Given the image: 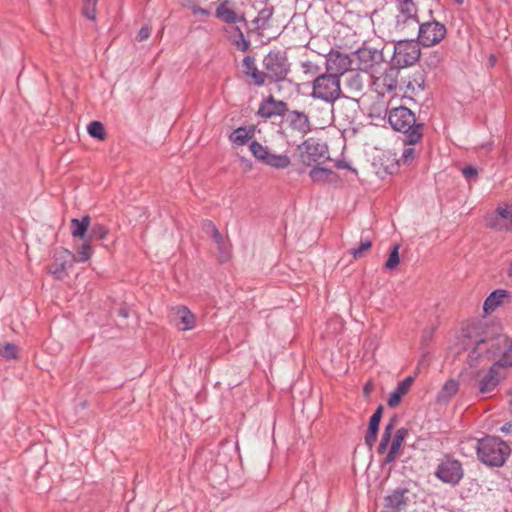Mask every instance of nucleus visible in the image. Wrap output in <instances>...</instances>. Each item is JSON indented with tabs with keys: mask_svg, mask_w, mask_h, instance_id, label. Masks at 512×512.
Listing matches in <instances>:
<instances>
[{
	"mask_svg": "<svg viewBox=\"0 0 512 512\" xmlns=\"http://www.w3.org/2000/svg\"><path fill=\"white\" fill-rule=\"evenodd\" d=\"M417 39L399 40L394 45L391 62L401 68L414 65L420 60L421 50Z\"/></svg>",
	"mask_w": 512,
	"mask_h": 512,
	"instance_id": "6e6552de",
	"label": "nucleus"
},
{
	"mask_svg": "<svg viewBox=\"0 0 512 512\" xmlns=\"http://www.w3.org/2000/svg\"><path fill=\"white\" fill-rule=\"evenodd\" d=\"M89 135L98 140H104L106 138V131L104 125L100 121H92L87 127Z\"/></svg>",
	"mask_w": 512,
	"mask_h": 512,
	"instance_id": "f704fd0d",
	"label": "nucleus"
},
{
	"mask_svg": "<svg viewBox=\"0 0 512 512\" xmlns=\"http://www.w3.org/2000/svg\"><path fill=\"white\" fill-rule=\"evenodd\" d=\"M233 45L242 52H246L250 49L251 43L248 39H246L244 34H241V37L235 38L232 41Z\"/></svg>",
	"mask_w": 512,
	"mask_h": 512,
	"instance_id": "09e8293b",
	"label": "nucleus"
},
{
	"mask_svg": "<svg viewBox=\"0 0 512 512\" xmlns=\"http://www.w3.org/2000/svg\"><path fill=\"white\" fill-rule=\"evenodd\" d=\"M446 26L436 20L419 23L417 40L423 47L440 43L446 36Z\"/></svg>",
	"mask_w": 512,
	"mask_h": 512,
	"instance_id": "1a4fd4ad",
	"label": "nucleus"
},
{
	"mask_svg": "<svg viewBox=\"0 0 512 512\" xmlns=\"http://www.w3.org/2000/svg\"><path fill=\"white\" fill-rule=\"evenodd\" d=\"M373 166L379 177L384 178L387 175H393L398 172L400 160L396 154L391 151H384L374 158Z\"/></svg>",
	"mask_w": 512,
	"mask_h": 512,
	"instance_id": "4468645a",
	"label": "nucleus"
},
{
	"mask_svg": "<svg viewBox=\"0 0 512 512\" xmlns=\"http://www.w3.org/2000/svg\"><path fill=\"white\" fill-rule=\"evenodd\" d=\"M426 74L424 70H417L407 79H402L401 82L405 85L407 90L415 92L416 89L424 90Z\"/></svg>",
	"mask_w": 512,
	"mask_h": 512,
	"instance_id": "c85d7f7f",
	"label": "nucleus"
},
{
	"mask_svg": "<svg viewBox=\"0 0 512 512\" xmlns=\"http://www.w3.org/2000/svg\"><path fill=\"white\" fill-rule=\"evenodd\" d=\"M291 163L289 156L286 154H274L269 151V153L265 156V159L261 164L276 168V169H285Z\"/></svg>",
	"mask_w": 512,
	"mask_h": 512,
	"instance_id": "c756f323",
	"label": "nucleus"
},
{
	"mask_svg": "<svg viewBox=\"0 0 512 512\" xmlns=\"http://www.w3.org/2000/svg\"><path fill=\"white\" fill-rule=\"evenodd\" d=\"M398 453L399 452L397 450H393V448L390 447L389 451L386 454V457L384 459V463L389 464V463H392L393 461H395Z\"/></svg>",
	"mask_w": 512,
	"mask_h": 512,
	"instance_id": "6e6d98bb",
	"label": "nucleus"
},
{
	"mask_svg": "<svg viewBox=\"0 0 512 512\" xmlns=\"http://www.w3.org/2000/svg\"><path fill=\"white\" fill-rule=\"evenodd\" d=\"M255 134V126L251 125L249 127L247 126H240L236 128L229 136L230 141L237 145V146H243L248 143L250 139L254 137Z\"/></svg>",
	"mask_w": 512,
	"mask_h": 512,
	"instance_id": "b1692460",
	"label": "nucleus"
},
{
	"mask_svg": "<svg viewBox=\"0 0 512 512\" xmlns=\"http://www.w3.org/2000/svg\"><path fill=\"white\" fill-rule=\"evenodd\" d=\"M90 243L86 238L83 240L82 244L76 249V254L72 253V262L84 263L91 258L93 249Z\"/></svg>",
	"mask_w": 512,
	"mask_h": 512,
	"instance_id": "7c9ffc66",
	"label": "nucleus"
},
{
	"mask_svg": "<svg viewBox=\"0 0 512 512\" xmlns=\"http://www.w3.org/2000/svg\"><path fill=\"white\" fill-rule=\"evenodd\" d=\"M408 433L409 430L407 428H399L391 441L390 447L393 448V450H397L399 452Z\"/></svg>",
	"mask_w": 512,
	"mask_h": 512,
	"instance_id": "a19ab883",
	"label": "nucleus"
},
{
	"mask_svg": "<svg viewBox=\"0 0 512 512\" xmlns=\"http://www.w3.org/2000/svg\"><path fill=\"white\" fill-rule=\"evenodd\" d=\"M475 450L478 460L489 467H502L511 453L505 441L491 435L478 439Z\"/></svg>",
	"mask_w": 512,
	"mask_h": 512,
	"instance_id": "7ed1b4c3",
	"label": "nucleus"
},
{
	"mask_svg": "<svg viewBox=\"0 0 512 512\" xmlns=\"http://www.w3.org/2000/svg\"><path fill=\"white\" fill-rule=\"evenodd\" d=\"M274 13L273 6H266L258 11L257 16L251 21L252 28H247V33L250 34L256 31L259 35L271 27L270 20Z\"/></svg>",
	"mask_w": 512,
	"mask_h": 512,
	"instance_id": "412c9836",
	"label": "nucleus"
},
{
	"mask_svg": "<svg viewBox=\"0 0 512 512\" xmlns=\"http://www.w3.org/2000/svg\"><path fill=\"white\" fill-rule=\"evenodd\" d=\"M462 173L467 180H471L478 175V170L472 165H467L462 169Z\"/></svg>",
	"mask_w": 512,
	"mask_h": 512,
	"instance_id": "603ef678",
	"label": "nucleus"
},
{
	"mask_svg": "<svg viewBox=\"0 0 512 512\" xmlns=\"http://www.w3.org/2000/svg\"><path fill=\"white\" fill-rule=\"evenodd\" d=\"M299 161L307 166L322 165L330 160L329 149L326 143L320 142L315 138L304 140L297 147Z\"/></svg>",
	"mask_w": 512,
	"mask_h": 512,
	"instance_id": "423d86ee",
	"label": "nucleus"
},
{
	"mask_svg": "<svg viewBox=\"0 0 512 512\" xmlns=\"http://www.w3.org/2000/svg\"><path fill=\"white\" fill-rule=\"evenodd\" d=\"M18 347L13 343L0 345V356L6 360L17 358Z\"/></svg>",
	"mask_w": 512,
	"mask_h": 512,
	"instance_id": "ea45409f",
	"label": "nucleus"
},
{
	"mask_svg": "<svg viewBox=\"0 0 512 512\" xmlns=\"http://www.w3.org/2000/svg\"><path fill=\"white\" fill-rule=\"evenodd\" d=\"M229 0H223L216 8L215 17L227 24H242L248 27V21L244 14H238L234 9L229 7Z\"/></svg>",
	"mask_w": 512,
	"mask_h": 512,
	"instance_id": "dca6fc26",
	"label": "nucleus"
},
{
	"mask_svg": "<svg viewBox=\"0 0 512 512\" xmlns=\"http://www.w3.org/2000/svg\"><path fill=\"white\" fill-rule=\"evenodd\" d=\"M378 432H379L378 430H375L372 428L367 429V432L364 437V442H365L366 446L369 448V450H371L373 448V446L377 440Z\"/></svg>",
	"mask_w": 512,
	"mask_h": 512,
	"instance_id": "8fccbe9b",
	"label": "nucleus"
},
{
	"mask_svg": "<svg viewBox=\"0 0 512 512\" xmlns=\"http://www.w3.org/2000/svg\"><path fill=\"white\" fill-rule=\"evenodd\" d=\"M401 67H398L391 62V66L388 67L381 76L383 87L388 91L392 92L396 90L398 86V77Z\"/></svg>",
	"mask_w": 512,
	"mask_h": 512,
	"instance_id": "a878e982",
	"label": "nucleus"
},
{
	"mask_svg": "<svg viewBox=\"0 0 512 512\" xmlns=\"http://www.w3.org/2000/svg\"><path fill=\"white\" fill-rule=\"evenodd\" d=\"M332 113L344 122L352 124L358 113L359 101L355 98L340 95L336 102L332 103Z\"/></svg>",
	"mask_w": 512,
	"mask_h": 512,
	"instance_id": "9b49d317",
	"label": "nucleus"
},
{
	"mask_svg": "<svg viewBox=\"0 0 512 512\" xmlns=\"http://www.w3.org/2000/svg\"><path fill=\"white\" fill-rule=\"evenodd\" d=\"M373 246V243L370 239L365 238L361 239L359 242V245L357 247L351 248L349 253L352 255V257L357 260L360 259L365 252L370 250Z\"/></svg>",
	"mask_w": 512,
	"mask_h": 512,
	"instance_id": "e433bc0d",
	"label": "nucleus"
},
{
	"mask_svg": "<svg viewBox=\"0 0 512 512\" xmlns=\"http://www.w3.org/2000/svg\"><path fill=\"white\" fill-rule=\"evenodd\" d=\"M150 34H151V28L149 26H143L139 30V32L136 36V40L139 42L145 41L150 37Z\"/></svg>",
	"mask_w": 512,
	"mask_h": 512,
	"instance_id": "5fc2aeb1",
	"label": "nucleus"
},
{
	"mask_svg": "<svg viewBox=\"0 0 512 512\" xmlns=\"http://www.w3.org/2000/svg\"><path fill=\"white\" fill-rule=\"evenodd\" d=\"M97 3L98 0H83L82 14L90 20H95Z\"/></svg>",
	"mask_w": 512,
	"mask_h": 512,
	"instance_id": "79ce46f5",
	"label": "nucleus"
},
{
	"mask_svg": "<svg viewBox=\"0 0 512 512\" xmlns=\"http://www.w3.org/2000/svg\"><path fill=\"white\" fill-rule=\"evenodd\" d=\"M408 147H406L403 152H402V155H401V158L399 159L400 162H402L404 165H407L409 166L410 164H412V162L416 159V157L418 156V152L416 151V149L413 147V145H407Z\"/></svg>",
	"mask_w": 512,
	"mask_h": 512,
	"instance_id": "37998d69",
	"label": "nucleus"
},
{
	"mask_svg": "<svg viewBox=\"0 0 512 512\" xmlns=\"http://www.w3.org/2000/svg\"><path fill=\"white\" fill-rule=\"evenodd\" d=\"M397 421H398V417H397V415H393V416L390 418V420H389V422H388V423H392V424H393V428H394V427H395V424H396V422H397Z\"/></svg>",
	"mask_w": 512,
	"mask_h": 512,
	"instance_id": "774afa93",
	"label": "nucleus"
},
{
	"mask_svg": "<svg viewBox=\"0 0 512 512\" xmlns=\"http://www.w3.org/2000/svg\"><path fill=\"white\" fill-rule=\"evenodd\" d=\"M414 380H415L414 376H407L406 378H404L402 381H400L398 383V385L395 389L397 391H399L400 393H402L403 395H405L409 391Z\"/></svg>",
	"mask_w": 512,
	"mask_h": 512,
	"instance_id": "de8ad7c7",
	"label": "nucleus"
},
{
	"mask_svg": "<svg viewBox=\"0 0 512 512\" xmlns=\"http://www.w3.org/2000/svg\"><path fill=\"white\" fill-rule=\"evenodd\" d=\"M510 297V293L505 289H496L492 291L483 303V311L485 314L493 312L498 308L505 298Z\"/></svg>",
	"mask_w": 512,
	"mask_h": 512,
	"instance_id": "5701e85b",
	"label": "nucleus"
},
{
	"mask_svg": "<svg viewBox=\"0 0 512 512\" xmlns=\"http://www.w3.org/2000/svg\"><path fill=\"white\" fill-rule=\"evenodd\" d=\"M340 78L331 73L318 75L312 82L311 97L327 103H334L340 98Z\"/></svg>",
	"mask_w": 512,
	"mask_h": 512,
	"instance_id": "0eeeda50",
	"label": "nucleus"
},
{
	"mask_svg": "<svg viewBox=\"0 0 512 512\" xmlns=\"http://www.w3.org/2000/svg\"><path fill=\"white\" fill-rule=\"evenodd\" d=\"M118 315L123 317V318H128L129 317V311L128 309L124 308V307H121L118 309Z\"/></svg>",
	"mask_w": 512,
	"mask_h": 512,
	"instance_id": "e2e57ef3",
	"label": "nucleus"
},
{
	"mask_svg": "<svg viewBox=\"0 0 512 512\" xmlns=\"http://www.w3.org/2000/svg\"><path fill=\"white\" fill-rule=\"evenodd\" d=\"M214 243L217 246L218 254H219V260L220 262H225L229 259L230 253L229 250L225 244L224 238L221 233L218 234V237H212L211 238Z\"/></svg>",
	"mask_w": 512,
	"mask_h": 512,
	"instance_id": "58836bf2",
	"label": "nucleus"
},
{
	"mask_svg": "<svg viewBox=\"0 0 512 512\" xmlns=\"http://www.w3.org/2000/svg\"><path fill=\"white\" fill-rule=\"evenodd\" d=\"M501 365H503L502 362H494L483 375H481L480 372L477 373L479 393H492L499 386L506 376L505 373L502 372V369L507 368Z\"/></svg>",
	"mask_w": 512,
	"mask_h": 512,
	"instance_id": "9d476101",
	"label": "nucleus"
},
{
	"mask_svg": "<svg viewBox=\"0 0 512 512\" xmlns=\"http://www.w3.org/2000/svg\"><path fill=\"white\" fill-rule=\"evenodd\" d=\"M264 74L267 75L269 82L280 83L287 80L291 71V64L285 52L281 50H271L262 60Z\"/></svg>",
	"mask_w": 512,
	"mask_h": 512,
	"instance_id": "39448f33",
	"label": "nucleus"
},
{
	"mask_svg": "<svg viewBox=\"0 0 512 512\" xmlns=\"http://www.w3.org/2000/svg\"><path fill=\"white\" fill-rule=\"evenodd\" d=\"M301 67L303 69L304 74L309 75L311 77L315 78L322 74L321 73V67L311 61H305L301 63Z\"/></svg>",
	"mask_w": 512,
	"mask_h": 512,
	"instance_id": "c03bdc74",
	"label": "nucleus"
},
{
	"mask_svg": "<svg viewBox=\"0 0 512 512\" xmlns=\"http://www.w3.org/2000/svg\"><path fill=\"white\" fill-rule=\"evenodd\" d=\"M108 233L109 230L106 226L100 223H95L89 227L86 239H88L90 242L100 241L105 239Z\"/></svg>",
	"mask_w": 512,
	"mask_h": 512,
	"instance_id": "473e14b6",
	"label": "nucleus"
},
{
	"mask_svg": "<svg viewBox=\"0 0 512 512\" xmlns=\"http://www.w3.org/2000/svg\"><path fill=\"white\" fill-rule=\"evenodd\" d=\"M202 230L205 232L210 238L218 237L220 233L216 225L211 220H204L202 222Z\"/></svg>",
	"mask_w": 512,
	"mask_h": 512,
	"instance_id": "49530a36",
	"label": "nucleus"
},
{
	"mask_svg": "<svg viewBox=\"0 0 512 512\" xmlns=\"http://www.w3.org/2000/svg\"><path fill=\"white\" fill-rule=\"evenodd\" d=\"M354 62L356 63V70L369 72V70L383 60L381 51L371 48L362 47L352 53Z\"/></svg>",
	"mask_w": 512,
	"mask_h": 512,
	"instance_id": "ddd939ff",
	"label": "nucleus"
},
{
	"mask_svg": "<svg viewBox=\"0 0 512 512\" xmlns=\"http://www.w3.org/2000/svg\"><path fill=\"white\" fill-rule=\"evenodd\" d=\"M233 30L236 33L237 38L241 37V34H244L242 28L238 24H235Z\"/></svg>",
	"mask_w": 512,
	"mask_h": 512,
	"instance_id": "0e129e2a",
	"label": "nucleus"
},
{
	"mask_svg": "<svg viewBox=\"0 0 512 512\" xmlns=\"http://www.w3.org/2000/svg\"><path fill=\"white\" fill-rule=\"evenodd\" d=\"M392 433H393V424L392 423H387L385 425L384 431H383L382 436H381L380 443H379L378 448H377L378 454L385 453V451L387 450V447H388L390 441H392L391 440Z\"/></svg>",
	"mask_w": 512,
	"mask_h": 512,
	"instance_id": "72a5a7b5",
	"label": "nucleus"
},
{
	"mask_svg": "<svg viewBox=\"0 0 512 512\" xmlns=\"http://www.w3.org/2000/svg\"><path fill=\"white\" fill-rule=\"evenodd\" d=\"M399 15L396 17L398 28H404L407 22L419 24L417 7L412 0H402L399 3Z\"/></svg>",
	"mask_w": 512,
	"mask_h": 512,
	"instance_id": "aec40b11",
	"label": "nucleus"
},
{
	"mask_svg": "<svg viewBox=\"0 0 512 512\" xmlns=\"http://www.w3.org/2000/svg\"><path fill=\"white\" fill-rule=\"evenodd\" d=\"M249 150L251 151L254 158L260 163L263 162L265 156L269 153L268 147L263 146L256 140L250 143Z\"/></svg>",
	"mask_w": 512,
	"mask_h": 512,
	"instance_id": "c9c22d12",
	"label": "nucleus"
},
{
	"mask_svg": "<svg viewBox=\"0 0 512 512\" xmlns=\"http://www.w3.org/2000/svg\"><path fill=\"white\" fill-rule=\"evenodd\" d=\"M380 422H381L380 418L371 415V417L369 419V423H368V428H370V429L372 428V429L379 431Z\"/></svg>",
	"mask_w": 512,
	"mask_h": 512,
	"instance_id": "4d7b16f0",
	"label": "nucleus"
},
{
	"mask_svg": "<svg viewBox=\"0 0 512 512\" xmlns=\"http://www.w3.org/2000/svg\"><path fill=\"white\" fill-rule=\"evenodd\" d=\"M392 129L403 134L404 145L419 143L424 135V123L417 122L415 114L405 106L392 108L388 113Z\"/></svg>",
	"mask_w": 512,
	"mask_h": 512,
	"instance_id": "f03ea898",
	"label": "nucleus"
},
{
	"mask_svg": "<svg viewBox=\"0 0 512 512\" xmlns=\"http://www.w3.org/2000/svg\"><path fill=\"white\" fill-rule=\"evenodd\" d=\"M325 58L326 72L336 75L338 78L348 70L352 69V64L354 63L352 56L333 49L330 50Z\"/></svg>",
	"mask_w": 512,
	"mask_h": 512,
	"instance_id": "f8f14e48",
	"label": "nucleus"
},
{
	"mask_svg": "<svg viewBox=\"0 0 512 512\" xmlns=\"http://www.w3.org/2000/svg\"><path fill=\"white\" fill-rule=\"evenodd\" d=\"M465 472L462 462L451 453H445L438 460L434 476L443 484L456 487L464 478Z\"/></svg>",
	"mask_w": 512,
	"mask_h": 512,
	"instance_id": "20e7f679",
	"label": "nucleus"
},
{
	"mask_svg": "<svg viewBox=\"0 0 512 512\" xmlns=\"http://www.w3.org/2000/svg\"><path fill=\"white\" fill-rule=\"evenodd\" d=\"M243 74L249 77L250 84L261 87L267 80V75L264 71H260L256 65V59L253 56L247 55L242 60Z\"/></svg>",
	"mask_w": 512,
	"mask_h": 512,
	"instance_id": "f3484780",
	"label": "nucleus"
},
{
	"mask_svg": "<svg viewBox=\"0 0 512 512\" xmlns=\"http://www.w3.org/2000/svg\"><path fill=\"white\" fill-rule=\"evenodd\" d=\"M335 166L338 169H350L349 164L347 162L343 161V160L337 161Z\"/></svg>",
	"mask_w": 512,
	"mask_h": 512,
	"instance_id": "052dcab7",
	"label": "nucleus"
},
{
	"mask_svg": "<svg viewBox=\"0 0 512 512\" xmlns=\"http://www.w3.org/2000/svg\"><path fill=\"white\" fill-rule=\"evenodd\" d=\"M309 177L314 183H331L337 178V174L330 168L316 165L310 170Z\"/></svg>",
	"mask_w": 512,
	"mask_h": 512,
	"instance_id": "393cba45",
	"label": "nucleus"
},
{
	"mask_svg": "<svg viewBox=\"0 0 512 512\" xmlns=\"http://www.w3.org/2000/svg\"><path fill=\"white\" fill-rule=\"evenodd\" d=\"M432 331H425L422 338H423V341L427 342L429 341L431 338H432Z\"/></svg>",
	"mask_w": 512,
	"mask_h": 512,
	"instance_id": "69168bd1",
	"label": "nucleus"
},
{
	"mask_svg": "<svg viewBox=\"0 0 512 512\" xmlns=\"http://www.w3.org/2000/svg\"><path fill=\"white\" fill-rule=\"evenodd\" d=\"M409 490L407 488H397L392 491L391 494L384 498V507L392 510H401L407 506L408 498L407 494Z\"/></svg>",
	"mask_w": 512,
	"mask_h": 512,
	"instance_id": "4be33fe9",
	"label": "nucleus"
},
{
	"mask_svg": "<svg viewBox=\"0 0 512 512\" xmlns=\"http://www.w3.org/2000/svg\"><path fill=\"white\" fill-rule=\"evenodd\" d=\"M458 388L459 384L456 380L450 379L446 381L438 393V401H448L452 396H454L457 393Z\"/></svg>",
	"mask_w": 512,
	"mask_h": 512,
	"instance_id": "2f4dec72",
	"label": "nucleus"
},
{
	"mask_svg": "<svg viewBox=\"0 0 512 512\" xmlns=\"http://www.w3.org/2000/svg\"><path fill=\"white\" fill-rule=\"evenodd\" d=\"M90 222L91 218L89 215H85L81 219L73 218L70 224L71 235L74 238L85 240L90 227Z\"/></svg>",
	"mask_w": 512,
	"mask_h": 512,
	"instance_id": "bb28decb",
	"label": "nucleus"
},
{
	"mask_svg": "<svg viewBox=\"0 0 512 512\" xmlns=\"http://www.w3.org/2000/svg\"><path fill=\"white\" fill-rule=\"evenodd\" d=\"M348 85L353 88L355 91L360 92L363 88L362 81L359 75H354L349 81Z\"/></svg>",
	"mask_w": 512,
	"mask_h": 512,
	"instance_id": "864d4df0",
	"label": "nucleus"
},
{
	"mask_svg": "<svg viewBox=\"0 0 512 512\" xmlns=\"http://www.w3.org/2000/svg\"><path fill=\"white\" fill-rule=\"evenodd\" d=\"M371 388L369 384H366L363 388V392L365 396H368L370 394Z\"/></svg>",
	"mask_w": 512,
	"mask_h": 512,
	"instance_id": "338daca9",
	"label": "nucleus"
},
{
	"mask_svg": "<svg viewBox=\"0 0 512 512\" xmlns=\"http://www.w3.org/2000/svg\"><path fill=\"white\" fill-rule=\"evenodd\" d=\"M288 112V104L283 100H276L273 95H269L260 102L257 115L269 119L274 116H285Z\"/></svg>",
	"mask_w": 512,
	"mask_h": 512,
	"instance_id": "2eb2a0df",
	"label": "nucleus"
},
{
	"mask_svg": "<svg viewBox=\"0 0 512 512\" xmlns=\"http://www.w3.org/2000/svg\"><path fill=\"white\" fill-rule=\"evenodd\" d=\"M72 263V252L64 249L61 252L55 254L54 261L49 268V272L54 276L55 279L62 280L66 275V269L69 266H72Z\"/></svg>",
	"mask_w": 512,
	"mask_h": 512,
	"instance_id": "a211bd4d",
	"label": "nucleus"
},
{
	"mask_svg": "<svg viewBox=\"0 0 512 512\" xmlns=\"http://www.w3.org/2000/svg\"><path fill=\"white\" fill-rule=\"evenodd\" d=\"M442 57L438 52H433L427 57L422 58V62L430 69L437 68L441 63Z\"/></svg>",
	"mask_w": 512,
	"mask_h": 512,
	"instance_id": "a18cd8bd",
	"label": "nucleus"
},
{
	"mask_svg": "<svg viewBox=\"0 0 512 512\" xmlns=\"http://www.w3.org/2000/svg\"><path fill=\"white\" fill-rule=\"evenodd\" d=\"M399 249L400 245L398 243L393 244L389 257L385 262L384 268L386 270H393L395 269L399 263H400V256H399Z\"/></svg>",
	"mask_w": 512,
	"mask_h": 512,
	"instance_id": "4c0bfd02",
	"label": "nucleus"
},
{
	"mask_svg": "<svg viewBox=\"0 0 512 512\" xmlns=\"http://www.w3.org/2000/svg\"><path fill=\"white\" fill-rule=\"evenodd\" d=\"M176 316L179 319L178 327L182 331L192 330L195 326V315L186 307H176Z\"/></svg>",
	"mask_w": 512,
	"mask_h": 512,
	"instance_id": "cd10ccee",
	"label": "nucleus"
},
{
	"mask_svg": "<svg viewBox=\"0 0 512 512\" xmlns=\"http://www.w3.org/2000/svg\"><path fill=\"white\" fill-rule=\"evenodd\" d=\"M383 411H384V406L382 404H380L376 410L374 411V413L372 414L373 416L375 417H378L380 419H382V416H383Z\"/></svg>",
	"mask_w": 512,
	"mask_h": 512,
	"instance_id": "bf43d9fd",
	"label": "nucleus"
},
{
	"mask_svg": "<svg viewBox=\"0 0 512 512\" xmlns=\"http://www.w3.org/2000/svg\"><path fill=\"white\" fill-rule=\"evenodd\" d=\"M488 362H502V367H512V339L503 335L476 338L467 355V364L477 367Z\"/></svg>",
	"mask_w": 512,
	"mask_h": 512,
	"instance_id": "f257e3e1",
	"label": "nucleus"
},
{
	"mask_svg": "<svg viewBox=\"0 0 512 512\" xmlns=\"http://www.w3.org/2000/svg\"><path fill=\"white\" fill-rule=\"evenodd\" d=\"M402 397H403V394L400 393L399 391H397L396 389H394L389 397H388V400H387V405L388 407L390 408H394L396 407L397 405H399V403L401 402L402 400Z\"/></svg>",
	"mask_w": 512,
	"mask_h": 512,
	"instance_id": "3c124183",
	"label": "nucleus"
},
{
	"mask_svg": "<svg viewBox=\"0 0 512 512\" xmlns=\"http://www.w3.org/2000/svg\"><path fill=\"white\" fill-rule=\"evenodd\" d=\"M500 431L504 434L512 435V421L506 422L503 426H501Z\"/></svg>",
	"mask_w": 512,
	"mask_h": 512,
	"instance_id": "13d9d810",
	"label": "nucleus"
},
{
	"mask_svg": "<svg viewBox=\"0 0 512 512\" xmlns=\"http://www.w3.org/2000/svg\"><path fill=\"white\" fill-rule=\"evenodd\" d=\"M191 8H192V11H193L194 14L201 13V14L206 15V16L209 15V11L206 10V9H203L201 7H194V6H192Z\"/></svg>",
	"mask_w": 512,
	"mask_h": 512,
	"instance_id": "680f3d73",
	"label": "nucleus"
},
{
	"mask_svg": "<svg viewBox=\"0 0 512 512\" xmlns=\"http://www.w3.org/2000/svg\"><path fill=\"white\" fill-rule=\"evenodd\" d=\"M286 122L289 127L302 135H306L311 131V123L306 113L298 110L289 111L286 113Z\"/></svg>",
	"mask_w": 512,
	"mask_h": 512,
	"instance_id": "6ab92c4d",
	"label": "nucleus"
}]
</instances>
